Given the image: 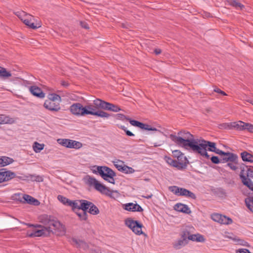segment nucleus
Masks as SVG:
<instances>
[{"label":"nucleus","instance_id":"f257e3e1","mask_svg":"<svg viewBox=\"0 0 253 253\" xmlns=\"http://www.w3.org/2000/svg\"><path fill=\"white\" fill-rule=\"evenodd\" d=\"M179 136L173 134L170 135V139L178 146L186 150H191L195 152L200 140L195 139L193 135L188 131H180L178 133Z\"/></svg>","mask_w":253,"mask_h":253},{"label":"nucleus","instance_id":"f03ea898","mask_svg":"<svg viewBox=\"0 0 253 253\" xmlns=\"http://www.w3.org/2000/svg\"><path fill=\"white\" fill-rule=\"evenodd\" d=\"M70 111L72 114L77 116L92 115L104 118H108L110 116L109 114L101 110L92 111L86 110L80 103H76L71 105L70 107Z\"/></svg>","mask_w":253,"mask_h":253},{"label":"nucleus","instance_id":"7ed1b4c3","mask_svg":"<svg viewBox=\"0 0 253 253\" xmlns=\"http://www.w3.org/2000/svg\"><path fill=\"white\" fill-rule=\"evenodd\" d=\"M197 147L198 148L196 149L194 153H198L208 159H210V155L208 154L207 151L214 152L217 154L221 151L216 148L215 142L207 141L204 139H200Z\"/></svg>","mask_w":253,"mask_h":253},{"label":"nucleus","instance_id":"20e7f679","mask_svg":"<svg viewBox=\"0 0 253 253\" xmlns=\"http://www.w3.org/2000/svg\"><path fill=\"white\" fill-rule=\"evenodd\" d=\"M241 170L239 174L242 183L251 190L249 194H253V182L250 177L253 178V167L245 166L241 168Z\"/></svg>","mask_w":253,"mask_h":253},{"label":"nucleus","instance_id":"39448f33","mask_svg":"<svg viewBox=\"0 0 253 253\" xmlns=\"http://www.w3.org/2000/svg\"><path fill=\"white\" fill-rule=\"evenodd\" d=\"M87 184L89 186H93L94 188L102 194L112 197L113 191L108 187L100 183L95 178L89 177L87 180Z\"/></svg>","mask_w":253,"mask_h":253},{"label":"nucleus","instance_id":"423d86ee","mask_svg":"<svg viewBox=\"0 0 253 253\" xmlns=\"http://www.w3.org/2000/svg\"><path fill=\"white\" fill-rule=\"evenodd\" d=\"M97 172L105 180L112 184H115L114 177L116 173L110 168L106 166L97 167Z\"/></svg>","mask_w":253,"mask_h":253},{"label":"nucleus","instance_id":"0eeeda50","mask_svg":"<svg viewBox=\"0 0 253 253\" xmlns=\"http://www.w3.org/2000/svg\"><path fill=\"white\" fill-rule=\"evenodd\" d=\"M53 224L51 227H48L50 228L49 235L51 234L61 236L65 235L66 229L65 225H63L56 218Z\"/></svg>","mask_w":253,"mask_h":253},{"label":"nucleus","instance_id":"6e6552de","mask_svg":"<svg viewBox=\"0 0 253 253\" xmlns=\"http://www.w3.org/2000/svg\"><path fill=\"white\" fill-rule=\"evenodd\" d=\"M125 224L135 234L140 235L143 234L142 231L143 224L138 221L134 220L131 218H127L125 220Z\"/></svg>","mask_w":253,"mask_h":253},{"label":"nucleus","instance_id":"1a4fd4ad","mask_svg":"<svg viewBox=\"0 0 253 253\" xmlns=\"http://www.w3.org/2000/svg\"><path fill=\"white\" fill-rule=\"evenodd\" d=\"M55 217L47 214H43L39 217L40 222L43 224V227L45 230V232L47 233V234L49 236V231L50 227L53 225V223L55 220Z\"/></svg>","mask_w":253,"mask_h":253},{"label":"nucleus","instance_id":"9d476101","mask_svg":"<svg viewBox=\"0 0 253 253\" xmlns=\"http://www.w3.org/2000/svg\"><path fill=\"white\" fill-rule=\"evenodd\" d=\"M57 142L62 146L69 148L78 149L82 147V143L68 139L59 138L57 139Z\"/></svg>","mask_w":253,"mask_h":253},{"label":"nucleus","instance_id":"9b49d317","mask_svg":"<svg viewBox=\"0 0 253 253\" xmlns=\"http://www.w3.org/2000/svg\"><path fill=\"white\" fill-rule=\"evenodd\" d=\"M15 196L18 197V198H16V199H18L22 203H27L35 206H38L40 203L38 200L28 195L18 194L17 195L16 194Z\"/></svg>","mask_w":253,"mask_h":253},{"label":"nucleus","instance_id":"f8f14e48","mask_svg":"<svg viewBox=\"0 0 253 253\" xmlns=\"http://www.w3.org/2000/svg\"><path fill=\"white\" fill-rule=\"evenodd\" d=\"M16 177V174L6 169H0V183L7 182Z\"/></svg>","mask_w":253,"mask_h":253},{"label":"nucleus","instance_id":"ddd939ff","mask_svg":"<svg viewBox=\"0 0 253 253\" xmlns=\"http://www.w3.org/2000/svg\"><path fill=\"white\" fill-rule=\"evenodd\" d=\"M114 166L119 171L125 174H131L135 171L132 168L124 165L122 161L118 160L115 162Z\"/></svg>","mask_w":253,"mask_h":253},{"label":"nucleus","instance_id":"4468645a","mask_svg":"<svg viewBox=\"0 0 253 253\" xmlns=\"http://www.w3.org/2000/svg\"><path fill=\"white\" fill-rule=\"evenodd\" d=\"M211 219L217 222L223 224H230L232 223L231 218L217 213H214L211 215Z\"/></svg>","mask_w":253,"mask_h":253},{"label":"nucleus","instance_id":"2eb2a0df","mask_svg":"<svg viewBox=\"0 0 253 253\" xmlns=\"http://www.w3.org/2000/svg\"><path fill=\"white\" fill-rule=\"evenodd\" d=\"M82 207L84 208V211H88L89 213L93 215H96L99 213L98 208L92 202L86 200L83 203Z\"/></svg>","mask_w":253,"mask_h":253},{"label":"nucleus","instance_id":"dca6fc26","mask_svg":"<svg viewBox=\"0 0 253 253\" xmlns=\"http://www.w3.org/2000/svg\"><path fill=\"white\" fill-rule=\"evenodd\" d=\"M34 17L30 14L27 15L26 18L22 19L23 23L32 29H37L41 27L42 24L40 21L34 22Z\"/></svg>","mask_w":253,"mask_h":253},{"label":"nucleus","instance_id":"f3484780","mask_svg":"<svg viewBox=\"0 0 253 253\" xmlns=\"http://www.w3.org/2000/svg\"><path fill=\"white\" fill-rule=\"evenodd\" d=\"M127 121L132 126L138 127L142 129L155 131H158V130L156 128L152 127L150 125H149L146 124H144L143 123L140 122L136 120H131L129 118L127 119Z\"/></svg>","mask_w":253,"mask_h":253},{"label":"nucleus","instance_id":"a211bd4d","mask_svg":"<svg viewBox=\"0 0 253 253\" xmlns=\"http://www.w3.org/2000/svg\"><path fill=\"white\" fill-rule=\"evenodd\" d=\"M43 106L46 109L52 112H58L61 109L59 101H54L51 100H46Z\"/></svg>","mask_w":253,"mask_h":253},{"label":"nucleus","instance_id":"6ab92c4d","mask_svg":"<svg viewBox=\"0 0 253 253\" xmlns=\"http://www.w3.org/2000/svg\"><path fill=\"white\" fill-rule=\"evenodd\" d=\"M187 235H189V232L187 231H184L182 234L181 239L172 244L173 247L176 250H179L186 245L188 244V240L187 239Z\"/></svg>","mask_w":253,"mask_h":253},{"label":"nucleus","instance_id":"aec40b11","mask_svg":"<svg viewBox=\"0 0 253 253\" xmlns=\"http://www.w3.org/2000/svg\"><path fill=\"white\" fill-rule=\"evenodd\" d=\"M218 154L220 156L221 163H226L230 160H233V157L236 155L231 152H225L223 151L219 152Z\"/></svg>","mask_w":253,"mask_h":253},{"label":"nucleus","instance_id":"412c9836","mask_svg":"<svg viewBox=\"0 0 253 253\" xmlns=\"http://www.w3.org/2000/svg\"><path fill=\"white\" fill-rule=\"evenodd\" d=\"M84 202H86L85 200H77L74 201L70 200L69 203L68 204V206L71 207L73 210H78V211L80 210L82 211H84V208H82V205H84L83 203Z\"/></svg>","mask_w":253,"mask_h":253},{"label":"nucleus","instance_id":"4be33fe9","mask_svg":"<svg viewBox=\"0 0 253 253\" xmlns=\"http://www.w3.org/2000/svg\"><path fill=\"white\" fill-rule=\"evenodd\" d=\"M246 123H244L242 121H239L238 122H233L231 123L230 125L228 124H223V126L225 128H230L231 127L235 128L238 130H244L245 128V124Z\"/></svg>","mask_w":253,"mask_h":253},{"label":"nucleus","instance_id":"5701e85b","mask_svg":"<svg viewBox=\"0 0 253 253\" xmlns=\"http://www.w3.org/2000/svg\"><path fill=\"white\" fill-rule=\"evenodd\" d=\"M30 92L35 96L40 98H43L45 97V93L41 88L37 86H31L29 88Z\"/></svg>","mask_w":253,"mask_h":253},{"label":"nucleus","instance_id":"b1692460","mask_svg":"<svg viewBox=\"0 0 253 253\" xmlns=\"http://www.w3.org/2000/svg\"><path fill=\"white\" fill-rule=\"evenodd\" d=\"M27 235L30 237H41V236H49L47 233L45 232V230L42 227V228L39 230H35L32 232H28Z\"/></svg>","mask_w":253,"mask_h":253},{"label":"nucleus","instance_id":"393cba45","mask_svg":"<svg viewBox=\"0 0 253 253\" xmlns=\"http://www.w3.org/2000/svg\"><path fill=\"white\" fill-rule=\"evenodd\" d=\"M125 209L126 211H131L141 212L143 211V209L139 205L132 203L126 204Z\"/></svg>","mask_w":253,"mask_h":253},{"label":"nucleus","instance_id":"a878e982","mask_svg":"<svg viewBox=\"0 0 253 253\" xmlns=\"http://www.w3.org/2000/svg\"><path fill=\"white\" fill-rule=\"evenodd\" d=\"M18 178L22 180H30L32 181L42 182L43 181L42 176L36 174H29L23 176H19Z\"/></svg>","mask_w":253,"mask_h":253},{"label":"nucleus","instance_id":"bb28decb","mask_svg":"<svg viewBox=\"0 0 253 253\" xmlns=\"http://www.w3.org/2000/svg\"><path fill=\"white\" fill-rule=\"evenodd\" d=\"M174 209L176 211L182 212L188 214L191 212V211L188 206L181 203H177L175 205Z\"/></svg>","mask_w":253,"mask_h":253},{"label":"nucleus","instance_id":"cd10ccee","mask_svg":"<svg viewBox=\"0 0 253 253\" xmlns=\"http://www.w3.org/2000/svg\"><path fill=\"white\" fill-rule=\"evenodd\" d=\"M72 243L78 248L83 249L86 250L88 248L87 244L84 241L77 240L76 238L72 239Z\"/></svg>","mask_w":253,"mask_h":253},{"label":"nucleus","instance_id":"c85d7f7f","mask_svg":"<svg viewBox=\"0 0 253 253\" xmlns=\"http://www.w3.org/2000/svg\"><path fill=\"white\" fill-rule=\"evenodd\" d=\"M238 157L237 155H236L233 157V160L232 161L230 160L228 162L226 163V165L225 166L226 167H228L233 170H236L238 169Z\"/></svg>","mask_w":253,"mask_h":253},{"label":"nucleus","instance_id":"c756f323","mask_svg":"<svg viewBox=\"0 0 253 253\" xmlns=\"http://www.w3.org/2000/svg\"><path fill=\"white\" fill-rule=\"evenodd\" d=\"M187 239L188 240H191L193 241H196L199 242H203L205 241V238L203 236L199 234H190L187 235Z\"/></svg>","mask_w":253,"mask_h":253},{"label":"nucleus","instance_id":"7c9ffc66","mask_svg":"<svg viewBox=\"0 0 253 253\" xmlns=\"http://www.w3.org/2000/svg\"><path fill=\"white\" fill-rule=\"evenodd\" d=\"M107 103V102L100 99H96L93 101L94 108L97 109H101L106 110Z\"/></svg>","mask_w":253,"mask_h":253},{"label":"nucleus","instance_id":"2f4dec72","mask_svg":"<svg viewBox=\"0 0 253 253\" xmlns=\"http://www.w3.org/2000/svg\"><path fill=\"white\" fill-rule=\"evenodd\" d=\"M180 190L181 192L179 196L190 198L194 200L196 199V196L195 194L194 193L192 192L191 191L184 188H181V189Z\"/></svg>","mask_w":253,"mask_h":253},{"label":"nucleus","instance_id":"473e14b6","mask_svg":"<svg viewBox=\"0 0 253 253\" xmlns=\"http://www.w3.org/2000/svg\"><path fill=\"white\" fill-rule=\"evenodd\" d=\"M225 1L228 5L232 6L236 9L240 8L242 9L244 8V5L241 3L238 0H225Z\"/></svg>","mask_w":253,"mask_h":253},{"label":"nucleus","instance_id":"72a5a7b5","mask_svg":"<svg viewBox=\"0 0 253 253\" xmlns=\"http://www.w3.org/2000/svg\"><path fill=\"white\" fill-rule=\"evenodd\" d=\"M242 159L244 162L253 163V155L247 151H244L241 153Z\"/></svg>","mask_w":253,"mask_h":253},{"label":"nucleus","instance_id":"f704fd0d","mask_svg":"<svg viewBox=\"0 0 253 253\" xmlns=\"http://www.w3.org/2000/svg\"><path fill=\"white\" fill-rule=\"evenodd\" d=\"M13 162L12 158L7 157H0V167H3L8 165Z\"/></svg>","mask_w":253,"mask_h":253},{"label":"nucleus","instance_id":"c9c22d12","mask_svg":"<svg viewBox=\"0 0 253 253\" xmlns=\"http://www.w3.org/2000/svg\"><path fill=\"white\" fill-rule=\"evenodd\" d=\"M106 110H109L114 112H118L121 111V109L118 105L108 102Z\"/></svg>","mask_w":253,"mask_h":253},{"label":"nucleus","instance_id":"e433bc0d","mask_svg":"<svg viewBox=\"0 0 253 253\" xmlns=\"http://www.w3.org/2000/svg\"><path fill=\"white\" fill-rule=\"evenodd\" d=\"M10 72L7 71L5 68L0 66V77L5 79L11 76Z\"/></svg>","mask_w":253,"mask_h":253},{"label":"nucleus","instance_id":"4c0bfd02","mask_svg":"<svg viewBox=\"0 0 253 253\" xmlns=\"http://www.w3.org/2000/svg\"><path fill=\"white\" fill-rule=\"evenodd\" d=\"M178 161L180 164L185 165L184 169H186L187 165L189 164V161L183 153L179 157L177 158Z\"/></svg>","mask_w":253,"mask_h":253},{"label":"nucleus","instance_id":"58836bf2","mask_svg":"<svg viewBox=\"0 0 253 253\" xmlns=\"http://www.w3.org/2000/svg\"><path fill=\"white\" fill-rule=\"evenodd\" d=\"M169 189L175 195L179 196L181 192L180 189H181V188L178 187L176 186H171L169 187Z\"/></svg>","mask_w":253,"mask_h":253},{"label":"nucleus","instance_id":"ea45409f","mask_svg":"<svg viewBox=\"0 0 253 253\" xmlns=\"http://www.w3.org/2000/svg\"><path fill=\"white\" fill-rule=\"evenodd\" d=\"M171 166H172L174 168H177L179 170H183L184 169V165H182V164H180V163L178 162V160H173Z\"/></svg>","mask_w":253,"mask_h":253},{"label":"nucleus","instance_id":"a19ab883","mask_svg":"<svg viewBox=\"0 0 253 253\" xmlns=\"http://www.w3.org/2000/svg\"><path fill=\"white\" fill-rule=\"evenodd\" d=\"M43 144H41L37 142H35L33 145V149L36 153L40 152L43 149Z\"/></svg>","mask_w":253,"mask_h":253},{"label":"nucleus","instance_id":"79ce46f5","mask_svg":"<svg viewBox=\"0 0 253 253\" xmlns=\"http://www.w3.org/2000/svg\"><path fill=\"white\" fill-rule=\"evenodd\" d=\"M79 218L81 220L85 221L87 219V214L86 213V211H83L81 212L76 211V212Z\"/></svg>","mask_w":253,"mask_h":253},{"label":"nucleus","instance_id":"37998d69","mask_svg":"<svg viewBox=\"0 0 253 253\" xmlns=\"http://www.w3.org/2000/svg\"><path fill=\"white\" fill-rule=\"evenodd\" d=\"M47 100H51L54 101H59L60 102L61 100V97L60 96L55 93H52L50 94V96L48 97Z\"/></svg>","mask_w":253,"mask_h":253},{"label":"nucleus","instance_id":"c03bdc74","mask_svg":"<svg viewBox=\"0 0 253 253\" xmlns=\"http://www.w3.org/2000/svg\"><path fill=\"white\" fill-rule=\"evenodd\" d=\"M57 198L63 204L68 206V204L69 203L70 200L62 195H58Z\"/></svg>","mask_w":253,"mask_h":253},{"label":"nucleus","instance_id":"a18cd8bd","mask_svg":"<svg viewBox=\"0 0 253 253\" xmlns=\"http://www.w3.org/2000/svg\"><path fill=\"white\" fill-rule=\"evenodd\" d=\"M15 14L22 21V19L26 18L27 15L29 14L26 13L23 11H21L16 12Z\"/></svg>","mask_w":253,"mask_h":253},{"label":"nucleus","instance_id":"49530a36","mask_svg":"<svg viewBox=\"0 0 253 253\" xmlns=\"http://www.w3.org/2000/svg\"><path fill=\"white\" fill-rule=\"evenodd\" d=\"M244 125L245 130H247L249 132L253 133V125L246 123Z\"/></svg>","mask_w":253,"mask_h":253},{"label":"nucleus","instance_id":"de8ad7c7","mask_svg":"<svg viewBox=\"0 0 253 253\" xmlns=\"http://www.w3.org/2000/svg\"><path fill=\"white\" fill-rule=\"evenodd\" d=\"M122 130H123L125 132L126 135L129 136H133L134 134L131 132L130 131L127 129V128L124 126H121L120 127Z\"/></svg>","mask_w":253,"mask_h":253},{"label":"nucleus","instance_id":"09e8293b","mask_svg":"<svg viewBox=\"0 0 253 253\" xmlns=\"http://www.w3.org/2000/svg\"><path fill=\"white\" fill-rule=\"evenodd\" d=\"M115 116L116 119L122 120V121H124V120L127 121V119H128V118H129V117L126 116L123 114H117L115 115Z\"/></svg>","mask_w":253,"mask_h":253},{"label":"nucleus","instance_id":"8fccbe9b","mask_svg":"<svg viewBox=\"0 0 253 253\" xmlns=\"http://www.w3.org/2000/svg\"><path fill=\"white\" fill-rule=\"evenodd\" d=\"M211 162L214 164H218L221 163L220 158L217 156H212L211 158Z\"/></svg>","mask_w":253,"mask_h":253},{"label":"nucleus","instance_id":"3c124183","mask_svg":"<svg viewBox=\"0 0 253 253\" xmlns=\"http://www.w3.org/2000/svg\"><path fill=\"white\" fill-rule=\"evenodd\" d=\"M7 123V117L5 115H0V124Z\"/></svg>","mask_w":253,"mask_h":253},{"label":"nucleus","instance_id":"603ef678","mask_svg":"<svg viewBox=\"0 0 253 253\" xmlns=\"http://www.w3.org/2000/svg\"><path fill=\"white\" fill-rule=\"evenodd\" d=\"M172 153L173 154V156L176 158L179 157V156L183 153L180 150H174L172 151Z\"/></svg>","mask_w":253,"mask_h":253},{"label":"nucleus","instance_id":"864d4df0","mask_svg":"<svg viewBox=\"0 0 253 253\" xmlns=\"http://www.w3.org/2000/svg\"><path fill=\"white\" fill-rule=\"evenodd\" d=\"M213 91L215 92H217V93L220 94L224 96L227 95V94L224 91L221 90L220 89H219L218 87H215L213 89Z\"/></svg>","mask_w":253,"mask_h":253},{"label":"nucleus","instance_id":"5fc2aeb1","mask_svg":"<svg viewBox=\"0 0 253 253\" xmlns=\"http://www.w3.org/2000/svg\"><path fill=\"white\" fill-rule=\"evenodd\" d=\"M165 160L166 162L169 165H171L173 159H172L171 158L168 157V156H165Z\"/></svg>","mask_w":253,"mask_h":253},{"label":"nucleus","instance_id":"6e6d98bb","mask_svg":"<svg viewBox=\"0 0 253 253\" xmlns=\"http://www.w3.org/2000/svg\"><path fill=\"white\" fill-rule=\"evenodd\" d=\"M237 253H251L249 250L246 249H240L237 251Z\"/></svg>","mask_w":253,"mask_h":253},{"label":"nucleus","instance_id":"4d7b16f0","mask_svg":"<svg viewBox=\"0 0 253 253\" xmlns=\"http://www.w3.org/2000/svg\"><path fill=\"white\" fill-rule=\"evenodd\" d=\"M84 108H85L86 110H88L89 111H96L95 108L92 107V105L90 104L86 105V106L84 107Z\"/></svg>","mask_w":253,"mask_h":253},{"label":"nucleus","instance_id":"13d9d810","mask_svg":"<svg viewBox=\"0 0 253 253\" xmlns=\"http://www.w3.org/2000/svg\"><path fill=\"white\" fill-rule=\"evenodd\" d=\"M29 227H38V228H42V227H43V224H42V225H41V224H36L35 225H33V224H29Z\"/></svg>","mask_w":253,"mask_h":253},{"label":"nucleus","instance_id":"bf43d9fd","mask_svg":"<svg viewBox=\"0 0 253 253\" xmlns=\"http://www.w3.org/2000/svg\"><path fill=\"white\" fill-rule=\"evenodd\" d=\"M61 85L65 87H67L69 85V84L68 83H67V82H65V81H62L61 82Z\"/></svg>","mask_w":253,"mask_h":253},{"label":"nucleus","instance_id":"052dcab7","mask_svg":"<svg viewBox=\"0 0 253 253\" xmlns=\"http://www.w3.org/2000/svg\"><path fill=\"white\" fill-rule=\"evenodd\" d=\"M162 51L159 48H156L154 50V52L156 55H158L161 53Z\"/></svg>","mask_w":253,"mask_h":253},{"label":"nucleus","instance_id":"680f3d73","mask_svg":"<svg viewBox=\"0 0 253 253\" xmlns=\"http://www.w3.org/2000/svg\"><path fill=\"white\" fill-rule=\"evenodd\" d=\"M246 101L250 103L251 104H252L253 105V99H249L246 100Z\"/></svg>","mask_w":253,"mask_h":253},{"label":"nucleus","instance_id":"e2e57ef3","mask_svg":"<svg viewBox=\"0 0 253 253\" xmlns=\"http://www.w3.org/2000/svg\"><path fill=\"white\" fill-rule=\"evenodd\" d=\"M81 24H83L82 22H81ZM82 26L84 29H88V26L86 24H85L84 25H82Z\"/></svg>","mask_w":253,"mask_h":253},{"label":"nucleus","instance_id":"0e129e2a","mask_svg":"<svg viewBox=\"0 0 253 253\" xmlns=\"http://www.w3.org/2000/svg\"><path fill=\"white\" fill-rule=\"evenodd\" d=\"M152 195H148V196H144V197H145V198L147 199H149L150 198H151L152 197Z\"/></svg>","mask_w":253,"mask_h":253},{"label":"nucleus","instance_id":"69168bd1","mask_svg":"<svg viewBox=\"0 0 253 253\" xmlns=\"http://www.w3.org/2000/svg\"><path fill=\"white\" fill-rule=\"evenodd\" d=\"M221 193L223 194H225V192L223 189H221Z\"/></svg>","mask_w":253,"mask_h":253},{"label":"nucleus","instance_id":"338daca9","mask_svg":"<svg viewBox=\"0 0 253 253\" xmlns=\"http://www.w3.org/2000/svg\"><path fill=\"white\" fill-rule=\"evenodd\" d=\"M161 145V144H156V143L154 144V146H155V147L160 146Z\"/></svg>","mask_w":253,"mask_h":253}]
</instances>
